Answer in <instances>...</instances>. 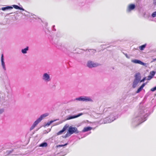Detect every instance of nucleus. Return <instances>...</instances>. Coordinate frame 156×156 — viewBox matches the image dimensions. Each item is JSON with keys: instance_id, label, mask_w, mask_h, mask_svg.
Wrapping results in <instances>:
<instances>
[{"instance_id": "nucleus-38", "label": "nucleus", "mask_w": 156, "mask_h": 156, "mask_svg": "<svg viewBox=\"0 0 156 156\" xmlns=\"http://www.w3.org/2000/svg\"><path fill=\"white\" fill-rule=\"evenodd\" d=\"M68 134H69V133H68L65 135V138H66V137H68Z\"/></svg>"}, {"instance_id": "nucleus-24", "label": "nucleus", "mask_w": 156, "mask_h": 156, "mask_svg": "<svg viewBox=\"0 0 156 156\" xmlns=\"http://www.w3.org/2000/svg\"><path fill=\"white\" fill-rule=\"evenodd\" d=\"M55 121L51 120L49 122H48L46 124L45 126H49L51 123Z\"/></svg>"}, {"instance_id": "nucleus-7", "label": "nucleus", "mask_w": 156, "mask_h": 156, "mask_svg": "<svg viewBox=\"0 0 156 156\" xmlns=\"http://www.w3.org/2000/svg\"><path fill=\"white\" fill-rule=\"evenodd\" d=\"M87 66L88 68H91L97 67L98 66V63L94 62L93 61H89L87 62Z\"/></svg>"}, {"instance_id": "nucleus-5", "label": "nucleus", "mask_w": 156, "mask_h": 156, "mask_svg": "<svg viewBox=\"0 0 156 156\" xmlns=\"http://www.w3.org/2000/svg\"><path fill=\"white\" fill-rule=\"evenodd\" d=\"M68 133L70 134V135L73 133H75L76 134L79 133L80 134L81 133V132L79 131L77 128L70 126L69 128Z\"/></svg>"}, {"instance_id": "nucleus-41", "label": "nucleus", "mask_w": 156, "mask_h": 156, "mask_svg": "<svg viewBox=\"0 0 156 156\" xmlns=\"http://www.w3.org/2000/svg\"><path fill=\"white\" fill-rule=\"evenodd\" d=\"M53 40H54V39H53H53H52V41H53Z\"/></svg>"}, {"instance_id": "nucleus-18", "label": "nucleus", "mask_w": 156, "mask_h": 156, "mask_svg": "<svg viewBox=\"0 0 156 156\" xmlns=\"http://www.w3.org/2000/svg\"><path fill=\"white\" fill-rule=\"evenodd\" d=\"M135 79L140 81L141 79V76L140 73H136L135 76Z\"/></svg>"}, {"instance_id": "nucleus-25", "label": "nucleus", "mask_w": 156, "mask_h": 156, "mask_svg": "<svg viewBox=\"0 0 156 156\" xmlns=\"http://www.w3.org/2000/svg\"><path fill=\"white\" fill-rule=\"evenodd\" d=\"M104 122V119H101L99 122V123L100 124H103V123L105 124V123Z\"/></svg>"}, {"instance_id": "nucleus-3", "label": "nucleus", "mask_w": 156, "mask_h": 156, "mask_svg": "<svg viewBox=\"0 0 156 156\" xmlns=\"http://www.w3.org/2000/svg\"><path fill=\"white\" fill-rule=\"evenodd\" d=\"M48 114L46 113L43 114L41 115L34 122V123L31 126L30 129V130H33L34 127L40 122L45 117L48 116Z\"/></svg>"}, {"instance_id": "nucleus-39", "label": "nucleus", "mask_w": 156, "mask_h": 156, "mask_svg": "<svg viewBox=\"0 0 156 156\" xmlns=\"http://www.w3.org/2000/svg\"><path fill=\"white\" fill-rule=\"evenodd\" d=\"M89 134H85V135L83 136L82 137H81V138H83V137H84L85 136H86L87 135Z\"/></svg>"}, {"instance_id": "nucleus-36", "label": "nucleus", "mask_w": 156, "mask_h": 156, "mask_svg": "<svg viewBox=\"0 0 156 156\" xmlns=\"http://www.w3.org/2000/svg\"><path fill=\"white\" fill-rule=\"evenodd\" d=\"M125 55L127 58H130V57L127 54H125Z\"/></svg>"}, {"instance_id": "nucleus-35", "label": "nucleus", "mask_w": 156, "mask_h": 156, "mask_svg": "<svg viewBox=\"0 0 156 156\" xmlns=\"http://www.w3.org/2000/svg\"><path fill=\"white\" fill-rule=\"evenodd\" d=\"M153 4L154 5H156V0H153Z\"/></svg>"}, {"instance_id": "nucleus-37", "label": "nucleus", "mask_w": 156, "mask_h": 156, "mask_svg": "<svg viewBox=\"0 0 156 156\" xmlns=\"http://www.w3.org/2000/svg\"><path fill=\"white\" fill-rule=\"evenodd\" d=\"M61 154V153H60V154H59L57 156H64L66 154H62V155H60V154Z\"/></svg>"}, {"instance_id": "nucleus-27", "label": "nucleus", "mask_w": 156, "mask_h": 156, "mask_svg": "<svg viewBox=\"0 0 156 156\" xmlns=\"http://www.w3.org/2000/svg\"><path fill=\"white\" fill-rule=\"evenodd\" d=\"M68 144V143H66L64 145H60L57 146V147H62L63 146H66Z\"/></svg>"}, {"instance_id": "nucleus-8", "label": "nucleus", "mask_w": 156, "mask_h": 156, "mask_svg": "<svg viewBox=\"0 0 156 156\" xmlns=\"http://www.w3.org/2000/svg\"><path fill=\"white\" fill-rule=\"evenodd\" d=\"M42 79L46 82L50 81L51 80L50 75L47 73H44L42 76Z\"/></svg>"}, {"instance_id": "nucleus-19", "label": "nucleus", "mask_w": 156, "mask_h": 156, "mask_svg": "<svg viewBox=\"0 0 156 156\" xmlns=\"http://www.w3.org/2000/svg\"><path fill=\"white\" fill-rule=\"evenodd\" d=\"M29 50V47L28 46L26 48L22 49L21 50L22 53L23 54H25L27 53V51Z\"/></svg>"}, {"instance_id": "nucleus-13", "label": "nucleus", "mask_w": 156, "mask_h": 156, "mask_svg": "<svg viewBox=\"0 0 156 156\" xmlns=\"http://www.w3.org/2000/svg\"><path fill=\"white\" fill-rule=\"evenodd\" d=\"M67 127L68 126H67L66 125L62 129L60 130L57 133V134L58 135H59L62 134V133H63L64 131H65L66 130Z\"/></svg>"}, {"instance_id": "nucleus-1", "label": "nucleus", "mask_w": 156, "mask_h": 156, "mask_svg": "<svg viewBox=\"0 0 156 156\" xmlns=\"http://www.w3.org/2000/svg\"><path fill=\"white\" fill-rule=\"evenodd\" d=\"M150 115L148 108L144 106H140L132 120V125L135 127L147 120Z\"/></svg>"}, {"instance_id": "nucleus-33", "label": "nucleus", "mask_w": 156, "mask_h": 156, "mask_svg": "<svg viewBox=\"0 0 156 156\" xmlns=\"http://www.w3.org/2000/svg\"><path fill=\"white\" fill-rule=\"evenodd\" d=\"M56 36L58 37H61V35L60 33H58L56 34Z\"/></svg>"}, {"instance_id": "nucleus-16", "label": "nucleus", "mask_w": 156, "mask_h": 156, "mask_svg": "<svg viewBox=\"0 0 156 156\" xmlns=\"http://www.w3.org/2000/svg\"><path fill=\"white\" fill-rule=\"evenodd\" d=\"M13 9V7L11 6H7L6 7H3L1 8V9L4 11L7 10L11 9Z\"/></svg>"}, {"instance_id": "nucleus-10", "label": "nucleus", "mask_w": 156, "mask_h": 156, "mask_svg": "<svg viewBox=\"0 0 156 156\" xmlns=\"http://www.w3.org/2000/svg\"><path fill=\"white\" fill-rule=\"evenodd\" d=\"M136 7V6L135 4H129L126 10V11L127 13H129L131 12L132 10L134 9Z\"/></svg>"}, {"instance_id": "nucleus-11", "label": "nucleus", "mask_w": 156, "mask_h": 156, "mask_svg": "<svg viewBox=\"0 0 156 156\" xmlns=\"http://www.w3.org/2000/svg\"><path fill=\"white\" fill-rule=\"evenodd\" d=\"M131 62L133 63H135V64H138L140 65H141L143 66H146V63H145L142 62L141 61L138 60V59H132L131 61Z\"/></svg>"}, {"instance_id": "nucleus-6", "label": "nucleus", "mask_w": 156, "mask_h": 156, "mask_svg": "<svg viewBox=\"0 0 156 156\" xmlns=\"http://www.w3.org/2000/svg\"><path fill=\"white\" fill-rule=\"evenodd\" d=\"M77 100L80 101H93L92 100L91 98L89 97L85 96H82L79 97L78 98H76L74 100Z\"/></svg>"}, {"instance_id": "nucleus-9", "label": "nucleus", "mask_w": 156, "mask_h": 156, "mask_svg": "<svg viewBox=\"0 0 156 156\" xmlns=\"http://www.w3.org/2000/svg\"><path fill=\"white\" fill-rule=\"evenodd\" d=\"M83 115L82 113H80L76 115H69L67 117L66 119L67 120L75 119L78 117Z\"/></svg>"}, {"instance_id": "nucleus-29", "label": "nucleus", "mask_w": 156, "mask_h": 156, "mask_svg": "<svg viewBox=\"0 0 156 156\" xmlns=\"http://www.w3.org/2000/svg\"><path fill=\"white\" fill-rule=\"evenodd\" d=\"M156 90V86H155V87L152 88L151 90L152 92Z\"/></svg>"}, {"instance_id": "nucleus-17", "label": "nucleus", "mask_w": 156, "mask_h": 156, "mask_svg": "<svg viewBox=\"0 0 156 156\" xmlns=\"http://www.w3.org/2000/svg\"><path fill=\"white\" fill-rule=\"evenodd\" d=\"M12 7H13V8L14 7L15 9H19V10H22V11L24 10V9L22 7H21L17 5H12Z\"/></svg>"}, {"instance_id": "nucleus-28", "label": "nucleus", "mask_w": 156, "mask_h": 156, "mask_svg": "<svg viewBox=\"0 0 156 156\" xmlns=\"http://www.w3.org/2000/svg\"><path fill=\"white\" fill-rule=\"evenodd\" d=\"M152 78L153 77L152 76L149 75L147 76V80H151Z\"/></svg>"}, {"instance_id": "nucleus-2", "label": "nucleus", "mask_w": 156, "mask_h": 156, "mask_svg": "<svg viewBox=\"0 0 156 156\" xmlns=\"http://www.w3.org/2000/svg\"><path fill=\"white\" fill-rule=\"evenodd\" d=\"M118 118L117 115L115 112L110 114L108 116L104 119V123H110Z\"/></svg>"}, {"instance_id": "nucleus-14", "label": "nucleus", "mask_w": 156, "mask_h": 156, "mask_svg": "<svg viewBox=\"0 0 156 156\" xmlns=\"http://www.w3.org/2000/svg\"><path fill=\"white\" fill-rule=\"evenodd\" d=\"M92 129V127L90 126H88L84 127L83 129L81 132H85L90 131Z\"/></svg>"}, {"instance_id": "nucleus-26", "label": "nucleus", "mask_w": 156, "mask_h": 156, "mask_svg": "<svg viewBox=\"0 0 156 156\" xmlns=\"http://www.w3.org/2000/svg\"><path fill=\"white\" fill-rule=\"evenodd\" d=\"M151 16L153 18L156 17V11L154 12L152 14Z\"/></svg>"}, {"instance_id": "nucleus-15", "label": "nucleus", "mask_w": 156, "mask_h": 156, "mask_svg": "<svg viewBox=\"0 0 156 156\" xmlns=\"http://www.w3.org/2000/svg\"><path fill=\"white\" fill-rule=\"evenodd\" d=\"M139 82H140V80L134 79L133 82V87L135 88Z\"/></svg>"}, {"instance_id": "nucleus-34", "label": "nucleus", "mask_w": 156, "mask_h": 156, "mask_svg": "<svg viewBox=\"0 0 156 156\" xmlns=\"http://www.w3.org/2000/svg\"><path fill=\"white\" fill-rule=\"evenodd\" d=\"M55 25L53 26L52 27V30L53 31H56V30L55 28Z\"/></svg>"}, {"instance_id": "nucleus-30", "label": "nucleus", "mask_w": 156, "mask_h": 156, "mask_svg": "<svg viewBox=\"0 0 156 156\" xmlns=\"http://www.w3.org/2000/svg\"><path fill=\"white\" fill-rule=\"evenodd\" d=\"M146 77H144L142 80H140V82H142L146 80Z\"/></svg>"}, {"instance_id": "nucleus-12", "label": "nucleus", "mask_w": 156, "mask_h": 156, "mask_svg": "<svg viewBox=\"0 0 156 156\" xmlns=\"http://www.w3.org/2000/svg\"><path fill=\"white\" fill-rule=\"evenodd\" d=\"M1 62L2 66L4 71L6 70V68L4 62V58L3 54H2L1 57Z\"/></svg>"}, {"instance_id": "nucleus-40", "label": "nucleus", "mask_w": 156, "mask_h": 156, "mask_svg": "<svg viewBox=\"0 0 156 156\" xmlns=\"http://www.w3.org/2000/svg\"><path fill=\"white\" fill-rule=\"evenodd\" d=\"M156 60V58L154 59V60H153L154 61H155Z\"/></svg>"}, {"instance_id": "nucleus-22", "label": "nucleus", "mask_w": 156, "mask_h": 156, "mask_svg": "<svg viewBox=\"0 0 156 156\" xmlns=\"http://www.w3.org/2000/svg\"><path fill=\"white\" fill-rule=\"evenodd\" d=\"M155 72L154 71H151L150 72V75H151V76H152L153 77L154 75L155 74Z\"/></svg>"}, {"instance_id": "nucleus-23", "label": "nucleus", "mask_w": 156, "mask_h": 156, "mask_svg": "<svg viewBox=\"0 0 156 156\" xmlns=\"http://www.w3.org/2000/svg\"><path fill=\"white\" fill-rule=\"evenodd\" d=\"M143 89V88L140 86L137 89L136 91L137 93H139Z\"/></svg>"}, {"instance_id": "nucleus-31", "label": "nucleus", "mask_w": 156, "mask_h": 156, "mask_svg": "<svg viewBox=\"0 0 156 156\" xmlns=\"http://www.w3.org/2000/svg\"><path fill=\"white\" fill-rule=\"evenodd\" d=\"M147 83H143L140 87L143 89V87L145 86V85L147 84Z\"/></svg>"}, {"instance_id": "nucleus-32", "label": "nucleus", "mask_w": 156, "mask_h": 156, "mask_svg": "<svg viewBox=\"0 0 156 156\" xmlns=\"http://www.w3.org/2000/svg\"><path fill=\"white\" fill-rule=\"evenodd\" d=\"M4 109L3 108L0 109V115L4 112Z\"/></svg>"}, {"instance_id": "nucleus-21", "label": "nucleus", "mask_w": 156, "mask_h": 156, "mask_svg": "<svg viewBox=\"0 0 156 156\" xmlns=\"http://www.w3.org/2000/svg\"><path fill=\"white\" fill-rule=\"evenodd\" d=\"M147 44H145L143 45H142L139 47V49L140 50L142 51L145 48Z\"/></svg>"}, {"instance_id": "nucleus-20", "label": "nucleus", "mask_w": 156, "mask_h": 156, "mask_svg": "<svg viewBox=\"0 0 156 156\" xmlns=\"http://www.w3.org/2000/svg\"><path fill=\"white\" fill-rule=\"evenodd\" d=\"M48 146L47 143L46 142H44L41 143L40 145L39 146L40 147H46Z\"/></svg>"}, {"instance_id": "nucleus-4", "label": "nucleus", "mask_w": 156, "mask_h": 156, "mask_svg": "<svg viewBox=\"0 0 156 156\" xmlns=\"http://www.w3.org/2000/svg\"><path fill=\"white\" fill-rule=\"evenodd\" d=\"M48 114L46 113L43 114L41 115L34 122V123L31 126L30 129V130H33L34 127L40 122L45 117L48 116Z\"/></svg>"}]
</instances>
